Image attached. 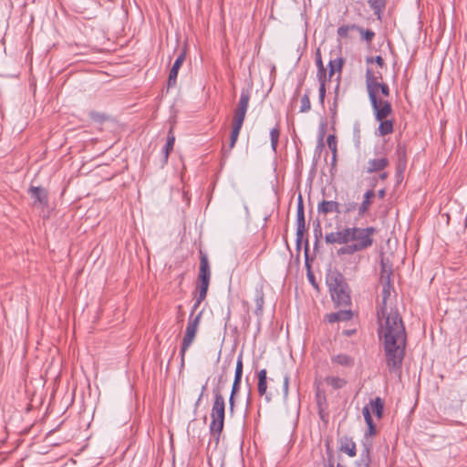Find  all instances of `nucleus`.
<instances>
[{"label":"nucleus","instance_id":"17","mask_svg":"<svg viewBox=\"0 0 467 467\" xmlns=\"http://www.w3.org/2000/svg\"><path fill=\"white\" fill-rule=\"evenodd\" d=\"M254 301L256 305V308L254 310V314L257 317H261L263 314V307L265 304L264 300V292L261 285H256L254 291Z\"/></svg>","mask_w":467,"mask_h":467},{"label":"nucleus","instance_id":"21","mask_svg":"<svg viewBox=\"0 0 467 467\" xmlns=\"http://www.w3.org/2000/svg\"><path fill=\"white\" fill-rule=\"evenodd\" d=\"M370 409L377 416L378 419L382 418L383 410H384V402L381 398L377 397L375 400H370Z\"/></svg>","mask_w":467,"mask_h":467},{"label":"nucleus","instance_id":"16","mask_svg":"<svg viewBox=\"0 0 467 467\" xmlns=\"http://www.w3.org/2000/svg\"><path fill=\"white\" fill-rule=\"evenodd\" d=\"M243 124H244V122L236 121V120L233 119V129H232V132H231V136H230V145H229V149L224 150L223 154L225 156L229 155L231 150L234 147V145L238 140L240 130L243 127Z\"/></svg>","mask_w":467,"mask_h":467},{"label":"nucleus","instance_id":"37","mask_svg":"<svg viewBox=\"0 0 467 467\" xmlns=\"http://www.w3.org/2000/svg\"><path fill=\"white\" fill-rule=\"evenodd\" d=\"M305 231H306V227H297L296 226V244H297V246H299L301 242H302Z\"/></svg>","mask_w":467,"mask_h":467},{"label":"nucleus","instance_id":"8","mask_svg":"<svg viewBox=\"0 0 467 467\" xmlns=\"http://www.w3.org/2000/svg\"><path fill=\"white\" fill-rule=\"evenodd\" d=\"M250 101V93L248 90L243 89L240 94L237 108L234 110V120L244 122L245 114Z\"/></svg>","mask_w":467,"mask_h":467},{"label":"nucleus","instance_id":"27","mask_svg":"<svg viewBox=\"0 0 467 467\" xmlns=\"http://www.w3.org/2000/svg\"><path fill=\"white\" fill-rule=\"evenodd\" d=\"M279 136H280V130H279L278 126L273 128L270 130L271 147H272L274 151H276V148H277V145H278Z\"/></svg>","mask_w":467,"mask_h":467},{"label":"nucleus","instance_id":"44","mask_svg":"<svg viewBox=\"0 0 467 467\" xmlns=\"http://www.w3.org/2000/svg\"><path fill=\"white\" fill-rule=\"evenodd\" d=\"M206 389H207V384L205 383V384L202 387L201 393H200V395H199V397H198V399H197V400H196V402H195V405H194V406H195V408H198V407H199L200 402H201V400H202V396H203V393H204V391L206 390Z\"/></svg>","mask_w":467,"mask_h":467},{"label":"nucleus","instance_id":"22","mask_svg":"<svg viewBox=\"0 0 467 467\" xmlns=\"http://www.w3.org/2000/svg\"><path fill=\"white\" fill-rule=\"evenodd\" d=\"M362 413L364 416V420L368 428V435H370V436L375 435L376 434V425L374 424L373 420L371 418L368 406H365L363 408Z\"/></svg>","mask_w":467,"mask_h":467},{"label":"nucleus","instance_id":"18","mask_svg":"<svg viewBox=\"0 0 467 467\" xmlns=\"http://www.w3.org/2000/svg\"><path fill=\"white\" fill-rule=\"evenodd\" d=\"M331 360L333 363H336L346 368H352L355 363L354 358L347 354L336 355L332 357Z\"/></svg>","mask_w":467,"mask_h":467},{"label":"nucleus","instance_id":"4","mask_svg":"<svg viewBox=\"0 0 467 467\" xmlns=\"http://www.w3.org/2000/svg\"><path fill=\"white\" fill-rule=\"evenodd\" d=\"M213 402L211 410L210 432L216 441H219L220 435L223 430L225 418V401L220 386L213 390Z\"/></svg>","mask_w":467,"mask_h":467},{"label":"nucleus","instance_id":"29","mask_svg":"<svg viewBox=\"0 0 467 467\" xmlns=\"http://www.w3.org/2000/svg\"><path fill=\"white\" fill-rule=\"evenodd\" d=\"M311 109V102L309 99V91H306L304 96L301 98V107H300V112L305 113L308 112Z\"/></svg>","mask_w":467,"mask_h":467},{"label":"nucleus","instance_id":"46","mask_svg":"<svg viewBox=\"0 0 467 467\" xmlns=\"http://www.w3.org/2000/svg\"><path fill=\"white\" fill-rule=\"evenodd\" d=\"M374 62L378 64L380 67L384 66V60L381 56H377L374 57Z\"/></svg>","mask_w":467,"mask_h":467},{"label":"nucleus","instance_id":"41","mask_svg":"<svg viewBox=\"0 0 467 467\" xmlns=\"http://www.w3.org/2000/svg\"><path fill=\"white\" fill-rule=\"evenodd\" d=\"M241 379H242V377L234 376V379L233 387H232V391H234V393H237L239 391Z\"/></svg>","mask_w":467,"mask_h":467},{"label":"nucleus","instance_id":"36","mask_svg":"<svg viewBox=\"0 0 467 467\" xmlns=\"http://www.w3.org/2000/svg\"><path fill=\"white\" fill-rule=\"evenodd\" d=\"M325 98H326V86H324V84H322V85H319V89H318V100H319V103L321 104V106H324Z\"/></svg>","mask_w":467,"mask_h":467},{"label":"nucleus","instance_id":"14","mask_svg":"<svg viewBox=\"0 0 467 467\" xmlns=\"http://www.w3.org/2000/svg\"><path fill=\"white\" fill-rule=\"evenodd\" d=\"M387 158L373 159L368 161L367 172L373 173L383 171L389 165Z\"/></svg>","mask_w":467,"mask_h":467},{"label":"nucleus","instance_id":"6","mask_svg":"<svg viewBox=\"0 0 467 467\" xmlns=\"http://www.w3.org/2000/svg\"><path fill=\"white\" fill-rule=\"evenodd\" d=\"M210 279H211V270H210L208 257L205 254H203L201 251L200 252V270H199V275H198L199 295L196 297L195 303L192 306V312H195L196 309L201 305V303L205 299V297L207 296V292H208V287L210 285Z\"/></svg>","mask_w":467,"mask_h":467},{"label":"nucleus","instance_id":"49","mask_svg":"<svg viewBox=\"0 0 467 467\" xmlns=\"http://www.w3.org/2000/svg\"><path fill=\"white\" fill-rule=\"evenodd\" d=\"M327 462V467H334V457L332 454L328 457Z\"/></svg>","mask_w":467,"mask_h":467},{"label":"nucleus","instance_id":"40","mask_svg":"<svg viewBox=\"0 0 467 467\" xmlns=\"http://www.w3.org/2000/svg\"><path fill=\"white\" fill-rule=\"evenodd\" d=\"M289 379H290L289 375L285 374L284 376V384H283V391H284L285 399H286V397L288 395Z\"/></svg>","mask_w":467,"mask_h":467},{"label":"nucleus","instance_id":"55","mask_svg":"<svg viewBox=\"0 0 467 467\" xmlns=\"http://www.w3.org/2000/svg\"><path fill=\"white\" fill-rule=\"evenodd\" d=\"M337 467H345V466H343V465H341V464H339V463H338V464L337 465Z\"/></svg>","mask_w":467,"mask_h":467},{"label":"nucleus","instance_id":"47","mask_svg":"<svg viewBox=\"0 0 467 467\" xmlns=\"http://www.w3.org/2000/svg\"><path fill=\"white\" fill-rule=\"evenodd\" d=\"M338 88H339V86L337 85L336 87V97L337 96ZM335 100H337V98L335 99ZM336 109H337V101L334 102V105H333V107L331 109V110L334 112V114L336 113Z\"/></svg>","mask_w":467,"mask_h":467},{"label":"nucleus","instance_id":"31","mask_svg":"<svg viewBox=\"0 0 467 467\" xmlns=\"http://www.w3.org/2000/svg\"><path fill=\"white\" fill-rule=\"evenodd\" d=\"M327 143L328 148L332 151L333 159L335 160L336 155H337V138H336V136L334 134L328 135V137L327 139Z\"/></svg>","mask_w":467,"mask_h":467},{"label":"nucleus","instance_id":"19","mask_svg":"<svg viewBox=\"0 0 467 467\" xmlns=\"http://www.w3.org/2000/svg\"><path fill=\"white\" fill-rule=\"evenodd\" d=\"M258 384H257V389L260 396H263L266 393L267 389V372L265 368L261 369L258 374Z\"/></svg>","mask_w":467,"mask_h":467},{"label":"nucleus","instance_id":"12","mask_svg":"<svg viewBox=\"0 0 467 467\" xmlns=\"http://www.w3.org/2000/svg\"><path fill=\"white\" fill-rule=\"evenodd\" d=\"M318 213L327 214L330 213H341L340 204L335 201L323 200L317 206Z\"/></svg>","mask_w":467,"mask_h":467},{"label":"nucleus","instance_id":"10","mask_svg":"<svg viewBox=\"0 0 467 467\" xmlns=\"http://www.w3.org/2000/svg\"><path fill=\"white\" fill-rule=\"evenodd\" d=\"M28 193L30 194L31 198L34 199L35 203H39L43 206L47 204V192L44 188L32 186L29 188Z\"/></svg>","mask_w":467,"mask_h":467},{"label":"nucleus","instance_id":"3","mask_svg":"<svg viewBox=\"0 0 467 467\" xmlns=\"http://www.w3.org/2000/svg\"><path fill=\"white\" fill-rule=\"evenodd\" d=\"M331 297L336 306L347 307L351 305L350 291L341 273L330 271L326 279Z\"/></svg>","mask_w":467,"mask_h":467},{"label":"nucleus","instance_id":"32","mask_svg":"<svg viewBox=\"0 0 467 467\" xmlns=\"http://www.w3.org/2000/svg\"><path fill=\"white\" fill-rule=\"evenodd\" d=\"M357 30L362 35L363 38L370 43L375 36V33L372 30H364L362 27L358 26Z\"/></svg>","mask_w":467,"mask_h":467},{"label":"nucleus","instance_id":"11","mask_svg":"<svg viewBox=\"0 0 467 467\" xmlns=\"http://www.w3.org/2000/svg\"><path fill=\"white\" fill-rule=\"evenodd\" d=\"M185 59V54L181 53L177 58L175 59L173 66L171 67L168 78V87L171 88L176 84V79L178 76V71L182 65L183 64Z\"/></svg>","mask_w":467,"mask_h":467},{"label":"nucleus","instance_id":"30","mask_svg":"<svg viewBox=\"0 0 467 467\" xmlns=\"http://www.w3.org/2000/svg\"><path fill=\"white\" fill-rule=\"evenodd\" d=\"M358 26L356 25H348V26H341L337 28V36L342 38H347L348 36V33L351 30H357Z\"/></svg>","mask_w":467,"mask_h":467},{"label":"nucleus","instance_id":"13","mask_svg":"<svg viewBox=\"0 0 467 467\" xmlns=\"http://www.w3.org/2000/svg\"><path fill=\"white\" fill-rule=\"evenodd\" d=\"M352 312L350 309H343L335 313H329L326 316V320L328 323H336L341 321H348L352 318Z\"/></svg>","mask_w":467,"mask_h":467},{"label":"nucleus","instance_id":"50","mask_svg":"<svg viewBox=\"0 0 467 467\" xmlns=\"http://www.w3.org/2000/svg\"><path fill=\"white\" fill-rule=\"evenodd\" d=\"M386 192L384 189H381L379 191L378 195L380 199H383L385 197Z\"/></svg>","mask_w":467,"mask_h":467},{"label":"nucleus","instance_id":"23","mask_svg":"<svg viewBox=\"0 0 467 467\" xmlns=\"http://www.w3.org/2000/svg\"><path fill=\"white\" fill-rule=\"evenodd\" d=\"M174 142H175V137H174V134L172 131V127H171V129L168 132V135H167V141H166V144L163 149L165 161H167L170 152L173 150Z\"/></svg>","mask_w":467,"mask_h":467},{"label":"nucleus","instance_id":"51","mask_svg":"<svg viewBox=\"0 0 467 467\" xmlns=\"http://www.w3.org/2000/svg\"><path fill=\"white\" fill-rule=\"evenodd\" d=\"M387 177H388V173H387V172H382V173L379 175V178H380L381 180H385Z\"/></svg>","mask_w":467,"mask_h":467},{"label":"nucleus","instance_id":"9","mask_svg":"<svg viewBox=\"0 0 467 467\" xmlns=\"http://www.w3.org/2000/svg\"><path fill=\"white\" fill-rule=\"evenodd\" d=\"M392 113V107L390 106V110L386 116L380 117L379 119L374 114L376 120L379 121V125L378 127V134L379 136H386L391 134L394 129V120L387 119V118Z\"/></svg>","mask_w":467,"mask_h":467},{"label":"nucleus","instance_id":"15","mask_svg":"<svg viewBox=\"0 0 467 467\" xmlns=\"http://www.w3.org/2000/svg\"><path fill=\"white\" fill-rule=\"evenodd\" d=\"M339 450L347 453L349 457H354L357 455L356 443L353 441L351 438H348L347 436L340 439Z\"/></svg>","mask_w":467,"mask_h":467},{"label":"nucleus","instance_id":"42","mask_svg":"<svg viewBox=\"0 0 467 467\" xmlns=\"http://www.w3.org/2000/svg\"><path fill=\"white\" fill-rule=\"evenodd\" d=\"M236 393H234V391H231V395H230V398H229V410H230V413L233 414L234 413V406H235V397Z\"/></svg>","mask_w":467,"mask_h":467},{"label":"nucleus","instance_id":"38","mask_svg":"<svg viewBox=\"0 0 467 467\" xmlns=\"http://www.w3.org/2000/svg\"><path fill=\"white\" fill-rule=\"evenodd\" d=\"M234 376H239V377L243 376V360H242L241 356L238 358L237 362H236Z\"/></svg>","mask_w":467,"mask_h":467},{"label":"nucleus","instance_id":"24","mask_svg":"<svg viewBox=\"0 0 467 467\" xmlns=\"http://www.w3.org/2000/svg\"><path fill=\"white\" fill-rule=\"evenodd\" d=\"M344 64V59L342 57H338L336 59H332L328 63L329 67V73H328V79L331 78V77L335 74V72H341L342 67Z\"/></svg>","mask_w":467,"mask_h":467},{"label":"nucleus","instance_id":"5","mask_svg":"<svg viewBox=\"0 0 467 467\" xmlns=\"http://www.w3.org/2000/svg\"><path fill=\"white\" fill-rule=\"evenodd\" d=\"M382 82H379L377 77L370 68L366 71V88L371 103L374 114L378 119L386 116L390 110V102L379 99V89Z\"/></svg>","mask_w":467,"mask_h":467},{"label":"nucleus","instance_id":"28","mask_svg":"<svg viewBox=\"0 0 467 467\" xmlns=\"http://www.w3.org/2000/svg\"><path fill=\"white\" fill-rule=\"evenodd\" d=\"M327 383L337 389L344 387L347 384V381L338 377H328L327 378Z\"/></svg>","mask_w":467,"mask_h":467},{"label":"nucleus","instance_id":"26","mask_svg":"<svg viewBox=\"0 0 467 467\" xmlns=\"http://www.w3.org/2000/svg\"><path fill=\"white\" fill-rule=\"evenodd\" d=\"M385 0H368L369 6L374 10V14L380 16V13L385 8Z\"/></svg>","mask_w":467,"mask_h":467},{"label":"nucleus","instance_id":"54","mask_svg":"<svg viewBox=\"0 0 467 467\" xmlns=\"http://www.w3.org/2000/svg\"><path fill=\"white\" fill-rule=\"evenodd\" d=\"M323 137H324V130H322L321 134H320V142H322L323 140Z\"/></svg>","mask_w":467,"mask_h":467},{"label":"nucleus","instance_id":"33","mask_svg":"<svg viewBox=\"0 0 467 467\" xmlns=\"http://www.w3.org/2000/svg\"><path fill=\"white\" fill-rule=\"evenodd\" d=\"M370 204L371 201L363 198L361 204L358 207L359 217H362L368 211Z\"/></svg>","mask_w":467,"mask_h":467},{"label":"nucleus","instance_id":"34","mask_svg":"<svg viewBox=\"0 0 467 467\" xmlns=\"http://www.w3.org/2000/svg\"><path fill=\"white\" fill-rule=\"evenodd\" d=\"M358 207L356 202H349L348 203H344L342 205L341 213H348L350 212L355 211Z\"/></svg>","mask_w":467,"mask_h":467},{"label":"nucleus","instance_id":"1","mask_svg":"<svg viewBox=\"0 0 467 467\" xmlns=\"http://www.w3.org/2000/svg\"><path fill=\"white\" fill-rule=\"evenodd\" d=\"M391 270L381 263L380 283L382 285V303L378 309L379 339L382 340L386 364L391 374L400 376L405 357L407 334L402 318L396 308H388L387 301L393 285L390 280Z\"/></svg>","mask_w":467,"mask_h":467},{"label":"nucleus","instance_id":"35","mask_svg":"<svg viewBox=\"0 0 467 467\" xmlns=\"http://www.w3.org/2000/svg\"><path fill=\"white\" fill-rule=\"evenodd\" d=\"M317 77L319 85L324 84V86H326V82L327 80L326 68H323L322 70L321 69H317Z\"/></svg>","mask_w":467,"mask_h":467},{"label":"nucleus","instance_id":"52","mask_svg":"<svg viewBox=\"0 0 467 467\" xmlns=\"http://www.w3.org/2000/svg\"><path fill=\"white\" fill-rule=\"evenodd\" d=\"M372 62H374V57H367V63H372Z\"/></svg>","mask_w":467,"mask_h":467},{"label":"nucleus","instance_id":"7","mask_svg":"<svg viewBox=\"0 0 467 467\" xmlns=\"http://www.w3.org/2000/svg\"><path fill=\"white\" fill-rule=\"evenodd\" d=\"M193 313L192 311L189 321L185 329L184 336L182 337V342L180 350L181 356V368H184L185 365V354L189 348L192 346V342L195 339L198 327L201 322L202 312H199L195 317H193Z\"/></svg>","mask_w":467,"mask_h":467},{"label":"nucleus","instance_id":"43","mask_svg":"<svg viewBox=\"0 0 467 467\" xmlns=\"http://www.w3.org/2000/svg\"><path fill=\"white\" fill-rule=\"evenodd\" d=\"M379 91H380L381 95L383 97H389V88L386 83H382L379 87Z\"/></svg>","mask_w":467,"mask_h":467},{"label":"nucleus","instance_id":"20","mask_svg":"<svg viewBox=\"0 0 467 467\" xmlns=\"http://www.w3.org/2000/svg\"><path fill=\"white\" fill-rule=\"evenodd\" d=\"M296 226L306 227L304 204L301 194L298 196L297 208H296Z\"/></svg>","mask_w":467,"mask_h":467},{"label":"nucleus","instance_id":"45","mask_svg":"<svg viewBox=\"0 0 467 467\" xmlns=\"http://www.w3.org/2000/svg\"><path fill=\"white\" fill-rule=\"evenodd\" d=\"M375 196V192L373 190H368L365 192L363 198L366 200L371 201V199Z\"/></svg>","mask_w":467,"mask_h":467},{"label":"nucleus","instance_id":"25","mask_svg":"<svg viewBox=\"0 0 467 467\" xmlns=\"http://www.w3.org/2000/svg\"><path fill=\"white\" fill-rule=\"evenodd\" d=\"M370 456L369 449L365 447L361 452L360 459L356 462V467H369Z\"/></svg>","mask_w":467,"mask_h":467},{"label":"nucleus","instance_id":"2","mask_svg":"<svg viewBox=\"0 0 467 467\" xmlns=\"http://www.w3.org/2000/svg\"><path fill=\"white\" fill-rule=\"evenodd\" d=\"M375 233L376 229L372 226L365 228L345 227L340 231L327 234L325 242L328 244H345L337 250V254L338 255L353 254L372 246Z\"/></svg>","mask_w":467,"mask_h":467},{"label":"nucleus","instance_id":"39","mask_svg":"<svg viewBox=\"0 0 467 467\" xmlns=\"http://www.w3.org/2000/svg\"><path fill=\"white\" fill-rule=\"evenodd\" d=\"M316 65L317 67V69L322 70L323 68H325L323 61H322V57H321L320 49H317L316 52Z\"/></svg>","mask_w":467,"mask_h":467},{"label":"nucleus","instance_id":"53","mask_svg":"<svg viewBox=\"0 0 467 467\" xmlns=\"http://www.w3.org/2000/svg\"><path fill=\"white\" fill-rule=\"evenodd\" d=\"M224 383V380L223 379V376L219 378V384Z\"/></svg>","mask_w":467,"mask_h":467},{"label":"nucleus","instance_id":"48","mask_svg":"<svg viewBox=\"0 0 467 467\" xmlns=\"http://www.w3.org/2000/svg\"><path fill=\"white\" fill-rule=\"evenodd\" d=\"M307 276H308V279H309V281L311 282V284H312L314 286H317L316 282H315V277H314V275H313L310 272H308Z\"/></svg>","mask_w":467,"mask_h":467}]
</instances>
